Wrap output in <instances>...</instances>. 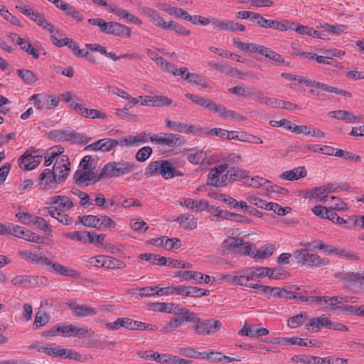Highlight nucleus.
I'll use <instances>...</instances> for the list:
<instances>
[{
  "mask_svg": "<svg viewBox=\"0 0 364 364\" xmlns=\"http://www.w3.org/2000/svg\"><path fill=\"white\" fill-rule=\"evenodd\" d=\"M292 256L301 266L323 269V267L331 264V262L328 258L309 253L307 249L295 250L293 252Z\"/></svg>",
  "mask_w": 364,
  "mask_h": 364,
  "instance_id": "obj_1",
  "label": "nucleus"
},
{
  "mask_svg": "<svg viewBox=\"0 0 364 364\" xmlns=\"http://www.w3.org/2000/svg\"><path fill=\"white\" fill-rule=\"evenodd\" d=\"M135 168L134 163L124 161L109 162L102 168L98 179L117 178L132 172Z\"/></svg>",
  "mask_w": 364,
  "mask_h": 364,
  "instance_id": "obj_2",
  "label": "nucleus"
},
{
  "mask_svg": "<svg viewBox=\"0 0 364 364\" xmlns=\"http://www.w3.org/2000/svg\"><path fill=\"white\" fill-rule=\"evenodd\" d=\"M267 275H269L270 278L276 279H284L287 278V274H231V276H230V279H227V282L232 284H239L250 288L257 289L262 291V287H265V286L255 284L252 282L256 278Z\"/></svg>",
  "mask_w": 364,
  "mask_h": 364,
  "instance_id": "obj_3",
  "label": "nucleus"
},
{
  "mask_svg": "<svg viewBox=\"0 0 364 364\" xmlns=\"http://www.w3.org/2000/svg\"><path fill=\"white\" fill-rule=\"evenodd\" d=\"M192 329L198 335L208 336L220 330L222 323L218 320L201 319L195 314V319L192 321Z\"/></svg>",
  "mask_w": 364,
  "mask_h": 364,
  "instance_id": "obj_4",
  "label": "nucleus"
},
{
  "mask_svg": "<svg viewBox=\"0 0 364 364\" xmlns=\"http://www.w3.org/2000/svg\"><path fill=\"white\" fill-rule=\"evenodd\" d=\"M223 246L230 252L240 255H248V254H251L250 250L255 245L245 242L240 237H228L223 242Z\"/></svg>",
  "mask_w": 364,
  "mask_h": 364,
  "instance_id": "obj_5",
  "label": "nucleus"
},
{
  "mask_svg": "<svg viewBox=\"0 0 364 364\" xmlns=\"http://www.w3.org/2000/svg\"><path fill=\"white\" fill-rule=\"evenodd\" d=\"M228 168L227 164H223L212 168L208 175V186L223 187L227 186L226 171Z\"/></svg>",
  "mask_w": 364,
  "mask_h": 364,
  "instance_id": "obj_6",
  "label": "nucleus"
},
{
  "mask_svg": "<svg viewBox=\"0 0 364 364\" xmlns=\"http://www.w3.org/2000/svg\"><path fill=\"white\" fill-rule=\"evenodd\" d=\"M182 280L189 281L194 280L197 284L215 285L227 282V279H230L231 274H223L218 277H212L210 274H181Z\"/></svg>",
  "mask_w": 364,
  "mask_h": 364,
  "instance_id": "obj_7",
  "label": "nucleus"
},
{
  "mask_svg": "<svg viewBox=\"0 0 364 364\" xmlns=\"http://www.w3.org/2000/svg\"><path fill=\"white\" fill-rule=\"evenodd\" d=\"M44 277L36 274H18L11 279V284L26 288L36 287L44 284Z\"/></svg>",
  "mask_w": 364,
  "mask_h": 364,
  "instance_id": "obj_8",
  "label": "nucleus"
},
{
  "mask_svg": "<svg viewBox=\"0 0 364 364\" xmlns=\"http://www.w3.org/2000/svg\"><path fill=\"white\" fill-rule=\"evenodd\" d=\"M38 351L55 358H65L79 360L81 355L76 351L60 348L39 347Z\"/></svg>",
  "mask_w": 364,
  "mask_h": 364,
  "instance_id": "obj_9",
  "label": "nucleus"
},
{
  "mask_svg": "<svg viewBox=\"0 0 364 364\" xmlns=\"http://www.w3.org/2000/svg\"><path fill=\"white\" fill-rule=\"evenodd\" d=\"M150 139L152 142L173 147L181 143L183 136L176 134L161 132L158 134H154L150 137Z\"/></svg>",
  "mask_w": 364,
  "mask_h": 364,
  "instance_id": "obj_10",
  "label": "nucleus"
},
{
  "mask_svg": "<svg viewBox=\"0 0 364 364\" xmlns=\"http://www.w3.org/2000/svg\"><path fill=\"white\" fill-rule=\"evenodd\" d=\"M228 92L238 97L252 98L257 101H258L259 95H262V90L251 86H246L244 84L229 88Z\"/></svg>",
  "mask_w": 364,
  "mask_h": 364,
  "instance_id": "obj_11",
  "label": "nucleus"
},
{
  "mask_svg": "<svg viewBox=\"0 0 364 364\" xmlns=\"http://www.w3.org/2000/svg\"><path fill=\"white\" fill-rule=\"evenodd\" d=\"M99 174H96L92 170H77L73 176L75 183L81 186L85 184L86 186L89 185V181H92V183L100 181L98 179Z\"/></svg>",
  "mask_w": 364,
  "mask_h": 364,
  "instance_id": "obj_12",
  "label": "nucleus"
},
{
  "mask_svg": "<svg viewBox=\"0 0 364 364\" xmlns=\"http://www.w3.org/2000/svg\"><path fill=\"white\" fill-rule=\"evenodd\" d=\"M319 250L324 251V252L328 255H336L347 259H356V256H355L353 252L346 250L339 247L326 245L325 243L319 244Z\"/></svg>",
  "mask_w": 364,
  "mask_h": 364,
  "instance_id": "obj_13",
  "label": "nucleus"
},
{
  "mask_svg": "<svg viewBox=\"0 0 364 364\" xmlns=\"http://www.w3.org/2000/svg\"><path fill=\"white\" fill-rule=\"evenodd\" d=\"M107 329L117 331L120 328H124L127 330L134 331L135 326V320L128 317H119L114 322H107L105 323Z\"/></svg>",
  "mask_w": 364,
  "mask_h": 364,
  "instance_id": "obj_14",
  "label": "nucleus"
},
{
  "mask_svg": "<svg viewBox=\"0 0 364 364\" xmlns=\"http://www.w3.org/2000/svg\"><path fill=\"white\" fill-rule=\"evenodd\" d=\"M185 96L186 97L191 100L193 103L200 105L204 108H206L210 111L213 112L214 113H216L217 108L219 104H217L215 102L205 97L191 93H186Z\"/></svg>",
  "mask_w": 364,
  "mask_h": 364,
  "instance_id": "obj_15",
  "label": "nucleus"
},
{
  "mask_svg": "<svg viewBox=\"0 0 364 364\" xmlns=\"http://www.w3.org/2000/svg\"><path fill=\"white\" fill-rule=\"evenodd\" d=\"M63 176L56 177L53 170L49 168L44 169L42 173L39 175V183L45 186L44 188H48L52 183H62Z\"/></svg>",
  "mask_w": 364,
  "mask_h": 364,
  "instance_id": "obj_16",
  "label": "nucleus"
},
{
  "mask_svg": "<svg viewBox=\"0 0 364 364\" xmlns=\"http://www.w3.org/2000/svg\"><path fill=\"white\" fill-rule=\"evenodd\" d=\"M343 299L342 296H310L306 298L307 301L310 303H316L318 305L327 304L332 309L333 306L337 305L341 303Z\"/></svg>",
  "mask_w": 364,
  "mask_h": 364,
  "instance_id": "obj_17",
  "label": "nucleus"
},
{
  "mask_svg": "<svg viewBox=\"0 0 364 364\" xmlns=\"http://www.w3.org/2000/svg\"><path fill=\"white\" fill-rule=\"evenodd\" d=\"M173 311L178 312L174 317L178 321L181 326L185 322H191L195 319V313L191 312L189 309L186 307H182L179 305H176Z\"/></svg>",
  "mask_w": 364,
  "mask_h": 364,
  "instance_id": "obj_18",
  "label": "nucleus"
},
{
  "mask_svg": "<svg viewBox=\"0 0 364 364\" xmlns=\"http://www.w3.org/2000/svg\"><path fill=\"white\" fill-rule=\"evenodd\" d=\"M141 11L155 26L165 30L168 22L164 20L157 11L149 7H144Z\"/></svg>",
  "mask_w": 364,
  "mask_h": 364,
  "instance_id": "obj_19",
  "label": "nucleus"
},
{
  "mask_svg": "<svg viewBox=\"0 0 364 364\" xmlns=\"http://www.w3.org/2000/svg\"><path fill=\"white\" fill-rule=\"evenodd\" d=\"M274 251V246L272 244H267L262 246L259 249H254L250 250L251 254L248 256L254 259H263L270 257Z\"/></svg>",
  "mask_w": 364,
  "mask_h": 364,
  "instance_id": "obj_20",
  "label": "nucleus"
},
{
  "mask_svg": "<svg viewBox=\"0 0 364 364\" xmlns=\"http://www.w3.org/2000/svg\"><path fill=\"white\" fill-rule=\"evenodd\" d=\"M328 317L325 314H322L319 317L312 318L306 324V328L309 331L318 332L322 327H326L327 325Z\"/></svg>",
  "mask_w": 364,
  "mask_h": 364,
  "instance_id": "obj_21",
  "label": "nucleus"
},
{
  "mask_svg": "<svg viewBox=\"0 0 364 364\" xmlns=\"http://www.w3.org/2000/svg\"><path fill=\"white\" fill-rule=\"evenodd\" d=\"M307 172L304 166H299L290 171L283 172L280 177L288 181H296L306 176Z\"/></svg>",
  "mask_w": 364,
  "mask_h": 364,
  "instance_id": "obj_22",
  "label": "nucleus"
},
{
  "mask_svg": "<svg viewBox=\"0 0 364 364\" xmlns=\"http://www.w3.org/2000/svg\"><path fill=\"white\" fill-rule=\"evenodd\" d=\"M69 306L70 309L73 310L75 315L79 317L96 315L97 313V311L95 309L85 304L79 305L76 304H70Z\"/></svg>",
  "mask_w": 364,
  "mask_h": 364,
  "instance_id": "obj_23",
  "label": "nucleus"
},
{
  "mask_svg": "<svg viewBox=\"0 0 364 364\" xmlns=\"http://www.w3.org/2000/svg\"><path fill=\"white\" fill-rule=\"evenodd\" d=\"M330 117L339 120L346 121L349 123L359 122L360 118L355 116L353 112L346 110H336L329 113Z\"/></svg>",
  "mask_w": 364,
  "mask_h": 364,
  "instance_id": "obj_24",
  "label": "nucleus"
},
{
  "mask_svg": "<svg viewBox=\"0 0 364 364\" xmlns=\"http://www.w3.org/2000/svg\"><path fill=\"white\" fill-rule=\"evenodd\" d=\"M148 136L145 133H141L136 136H127L121 139L122 146H137L146 142Z\"/></svg>",
  "mask_w": 364,
  "mask_h": 364,
  "instance_id": "obj_25",
  "label": "nucleus"
},
{
  "mask_svg": "<svg viewBox=\"0 0 364 364\" xmlns=\"http://www.w3.org/2000/svg\"><path fill=\"white\" fill-rule=\"evenodd\" d=\"M256 23L258 26L264 28H274L278 31L284 28L282 26V22L277 20L266 19L260 14L257 16Z\"/></svg>",
  "mask_w": 364,
  "mask_h": 364,
  "instance_id": "obj_26",
  "label": "nucleus"
},
{
  "mask_svg": "<svg viewBox=\"0 0 364 364\" xmlns=\"http://www.w3.org/2000/svg\"><path fill=\"white\" fill-rule=\"evenodd\" d=\"M340 276V274H338ZM343 276L341 278L345 280L346 285L350 287H355L356 288L364 287V275L360 276V274H341Z\"/></svg>",
  "mask_w": 364,
  "mask_h": 364,
  "instance_id": "obj_27",
  "label": "nucleus"
},
{
  "mask_svg": "<svg viewBox=\"0 0 364 364\" xmlns=\"http://www.w3.org/2000/svg\"><path fill=\"white\" fill-rule=\"evenodd\" d=\"M111 26L109 33L111 35L124 38H129L131 36V29L125 25L117 22H112Z\"/></svg>",
  "mask_w": 364,
  "mask_h": 364,
  "instance_id": "obj_28",
  "label": "nucleus"
},
{
  "mask_svg": "<svg viewBox=\"0 0 364 364\" xmlns=\"http://www.w3.org/2000/svg\"><path fill=\"white\" fill-rule=\"evenodd\" d=\"M216 113H219L220 116L223 118H231L236 121H245L246 119L245 117L239 114L232 110L228 109L220 104L218 105Z\"/></svg>",
  "mask_w": 364,
  "mask_h": 364,
  "instance_id": "obj_29",
  "label": "nucleus"
},
{
  "mask_svg": "<svg viewBox=\"0 0 364 364\" xmlns=\"http://www.w3.org/2000/svg\"><path fill=\"white\" fill-rule=\"evenodd\" d=\"M102 267L108 269H122L125 267V264L110 256L104 257L101 259Z\"/></svg>",
  "mask_w": 364,
  "mask_h": 364,
  "instance_id": "obj_30",
  "label": "nucleus"
},
{
  "mask_svg": "<svg viewBox=\"0 0 364 364\" xmlns=\"http://www.w3.org/2000/svg\"><path fill=\"white\" fill-rule=\"evenodd\" d=\"M227 185L232 181H238L247 177V172L240 168L232 167L226 171Z\"/></svg>",
  "mask_w": 364,
  "mask_h": 364,
  "instance_id": "obj_31",
  "label": "nucleus"
},
{
  "mask_svg": "<svg viewBox=\"0 0 364 364\" xmlns=\"http://www.w3.org/2000/svg\"><path fill=\"white\" fill-rule=\"evenodd\" d=\"M176 353L191 358L205 359V357H208L206 353L196 351L192 347L180 348L176 350Z\"/></svg>",
  "mask_w": 364,
  "mask_h": 364,
  "instance_id": "obj_32",
  "label": "nucleus"
},
{
  "mask_svg": "<svg viewBox=\"0 0 364 364\" xmlns=\"http://www.w3.org/2000/svg\"><path fill=\"white\" fill-rule=\"evenodd\" d=\"M18 76L27 85H33L38 80V77L30 70L18 69L17 70Z\"/></svg>",
  "mask_w": 364,
  "mask_h": 364,
  "instance_id": "obj_33",
  "label": "nucleus"
},
{
  "mask_svg": "<svg viewBox=\"0 0 364 364\" xmlns=\"http://www.w3.org/2000/svg\"><path fill=\"white\" fill-rule=\"evenodd\" d=\"M35 22L39 26L43 27V29H47L49 33H59V29L55 28L54 25L47 21L43 14L39 13L38 15L35 16Z\"/></svg>",
  "mask_w": 364,
  "mask_h": 364,
  "instance_id": "obj_34",
  "label": "nucleus"
},
{
  "mask_svg": "<svg viewBox=\"0 0 364 364\" xmlns=\"http://www.w3.org/2000/svg\"><path fill=\"white\" fill-rule=\"evenodd\" d=\"M50 204L59 203V206L65 209H70L73 207V203L66 196H55L50 198Z\"/></svg>",
  "mask_w": 364,
  "mask_h": 364,
  "instance_id": "obj_35",
  "label": "nucleus"
},
{
  "mask_svg": "<svg viewBox=\"0 0 364 364\" xmlns=\"http://www.w3.org/2000/svg\"><path fill=\"white\" fill-rule=\"evenodd\" d=\"M176 220L183 225L185 229L194 230L197 227V222L195 218L189 214L180 215Z\"/></svg>",
  "mask_w": 364,
  "mask_h": 364,
  "instance_id": "obj_36",
  "label": "nucleus"
},
{
  "mask_svg": "<svg viewBox=\"0 0 364 364\" xmlns=\"http://www.w3.org/2000/svg\"><path fill=\"white\" fill-rule=\"evenodd\" d=\"M165 30H171L177 35L181 36H189L191 31L186 29L184 26H181L178 23L174 21H170L167 23Z\"/></svg>",
  "mask_w": 364,
  "mask_h": 364,
  "instance_id": "obj_37",
  "label": "nucleus"
},
{
  "mask_svg": "<svg viewBox=\"0 0 364 364\" xmlns=\"http://www.w3.org/2000/svg\"><path fill=\"white\" fill-rule=\"evenodd\" d=\"M307 318V313L301 312L296 316L290 317L287 321V325L291 328H296L302 325Z\"/></svg>",
  "mask_w": 364,
  "mask_h": 364,
  "instance_id": "obj_38",
  "label": "nucleus"
},
{
  "mask_svg": "<svg viewBox=\"0 0 364 364\" xmlns=\"http://www.w3.org/2000/svg\"><path fill=\"white\" fill-rule=\"evenodd\" d=\"M315 87L320 88L323 91L328 92H333L338 95H342L344 96H347L349 97H352V95L350 92L346 91L342 89H339L333 86H329L326 84L317 82L316 84H315Z\"/></svg>",
  "mask_w": 364,
  "mask_h": 364,
  "instance_id": "obj_39",
  "label": "nucleus"
},
{
  "mask_svg": "<svg viewBox=\"0 0 364 364\" xmlns=\"http://www.w3.org/2000/svg\"><path fill=\"white\" fill-rule=\"evenodd\" d=\"M151 99L152 100V107H166L171 105L174 107L177 106L176 103H173L172 100L167 96L154 95Z\"/></svg>",
  "mask_w": 364,
  "mask_h": 364,
  "instance_id": "obj_40",
  "label": "nucleus"
},
{
  "mask_svg": "<svg viewBox=\"0 0 364 364\" xmlns=\"http://www.w3.org/2000/svg\"><path fill=\"white\" fill-rule=\"evenodd\" d=\"M175 304L172 303H164V302H154L150 304V308L156 311L159 312H167L171 313L173 311Z\"/></svg>",
  "mask_w": 364,
  "mask_h": 364,
  "instance_id": "obj_41",
  "label": "nucleus"
},
{
  "mask_svg": "<svg viewBox=\"0 0 364 364\" xmlns=\"http://www.w3.org/2000/svg\"><path fill=\"white\" fill-rule=\"evenodd\" d=\"M90 235V232L87 231H75L71 232L65 233L63 236L73 240H77L83 243L87 242V236Z\"/></svg>",
  "mask_w": 364,
  "mask_h": 364,
  "instance_id": "obj_42",
  "label": "nucleus"
},
{
  "mask_svg": "<svg viewBox=\"0 0 364 364\" xmlns=\"http://www.w3.org/2000/svg\"><path fill=\"white\" fill-rule=\"evenodd\" d=\"M18 255L27 261H30L36 264L39 263L40 262H46L48 259L46 257H43L41 255L33 254L28 251H19Z\"/></svg>",
  "mask_w": 364,
  "mask_h": 364,
  "instance_id": "obj_43",
  "label": "nucleus"
},
{
  "mask_svg": "<svg viewBox=\"0 0 364 364\" xmlns=\"http://www.w3.org/2000/svg\"><path fill=\"white\" fill-rule=\"evenodd\" d=\"M174 171V166H173L172 164L167 161H161V168H160V174L163 176V178L166 179L172 178L171 175Z\"/></svg>",
  "mask_w": 364,
  "mask_h": 364,
  "instance_id": "obj_44",
  "label": "nucleus"
},
{
  "mask_svg": "<svg viewBox=\"0 0 364 364\" xmlns=\"http://www.w3.org/2000/svg\"><path fill=\"white\" fill-rule=\"evenodd\" d=\"M262 291L279 298H287V295L289 294V292L285 289H282L278 287H270L268 286L262 287Z\"/></svg>",
  "mask_w": 364,
  "mask_h": 364,
  "instance_id": "obj_45",
  "label": "nucleus"
},
{
  "mask_svg": "<svg viewBox=\"0 0 364 364\" xmlns=\"http://www.w3.org/2000/svg\"><path fill=\"white\" fill-rule=\"evenodd\" d=\"M101 140V151L106 152L109 151L117 145H122L121 139L117 140L110 138H105Z\"/></svg>",
  "mask_w": 364,
  "mask_h": 364,
  "instance_id": "obj_46",
  "label": "nucleus"
},
{
  "mask_svg": "<svg viewBox=\"0 0 364 364\" xmlns=\"http://www.w3.org/2000/svg\"><path fill=\"white\" fill-rule=\"evenodd\" d=\"M326 213V219L331 220L333 223H336L338 225H346V228L348 225H351L352 220H346L343 218L340 217L336 212H334L332 209H330L329 212Z\"/></svg>",
  "mask_w": 364,
  "mask_h": 364,
  "instance_id": "obj_47",
  "label": "nucleus"
},
{
  "mask_svg": "<svg viewBox=\"0 0 364 364\" xmlns=\"http://www.w3.org/2000/svg\"><path fill=\"white\" fill-rule=\"evenodd\" d=\"M80 223L85 226L100 228L99 217L97 215H83L80 218Z\"/></svg>",
  "mask_w": 364,
  "mask_h": 364,
  "instance_id": "obj_48",
  "label": "nucleus"
},
{
  "mask_svg": "<svg viewBox=\"0 0 364 364\" xmlns=\"http://www.w3.org/2000/svg\"><path fill=\"white\" fill-rule=\"evenodd\" d=\"M50 316L46 313L38 311L35 316L34 323L33 327L37 329L43 326L46 325L49 322Z\"/></svg>",
  "mask_w": 364,
  "mask_h": 364,
  "instance_id": "obj_49",
  "label": "nucleus"
},
{
  "mask_svg": "<svg viewBox=\"0 0 364 364\" xmlns=\"http://www.w3.org/2000/svg\"><path fill=\"white\" fill-rule=\"evenodd\" d=\"M258 101L261 103L268 105L274 108H281L282 107L283 100L277 98H271L264 96V92L262 91V95H259Z\"/></svg>",
  "mask_w": 364,
  "mask_h": 364,
  "instance_id": "obj_50",
  "label": "nucleus"
},
{
  "mask_svg": "<svg viewBox=\"0 0 364 364\" xmlns=\"http://www.w3.org/2000/svg\"><path fill=\"white\" fill-rule=\"evenodd\" d=\"M337 310V313H345L346 314H354L362 316L360 314L361 306L359 307H356L355 306L352 305H346V306H338L336 307Z\"/></svg>",
  "mask_w": 364,
  "mask_h": 364,
  "instance_id": "obj_51",
  "label": "nucleus"
},
{
  "mask_svg": "<svg viewBox=\"0 0 364 364\" xmlns=\"http://www.w3.org/2000/svg\"><path fill=\"white\" fill-rule=\"evenodd\" d=\"M0 14L2 16V17L13 23L14 25L22 27L23 25L21 23L20 20L18 19L16 16H14L13 14H11L5 6H0Z\"/></svg>",
  "mask_w": 364,
  "mask_h": 364,
  "instance_id": "obj_52",
  "label": "nucleus"
},
{
  "mask_svg": "<svg viewBox=\"0 0 364 364\" xmlns=\"http://www.w3.org/2000/svg\"><path fill=\"white\" fill-rule=\"evenodd\" d=\"M312 341H309L307 338H301L299 337H291L283 338L282 343L284 345H297L299 346H307L309 343H311Z\"/></svg>",
  "mask_w": 364,
  "mask_h": 364,
  "instance_id": "obj_53",
  "label": "nucleus"
},
{
  "mask_svg": "<svg viewBox=\"0 0 364 364\" xmlns=\"http://www.w3.org/2000/svg\"><path fill=\"white\" fill-rule=\"evenodd\" d=\"M348 360L341 358L317 357L316 364H347Z\"/></svg>",
  "mask_w": 364,
  "mask_h": 364,
  "instance_id": "obj_54",
  "label": "nucleus"
},
{
  "mask_svg": "<svg viewBox=\"0 0 364 364\" xmlns=\"http://www.w3.org/2000/svg\"><path fill=\"white\" fill-rule=\"evenodd\" d=\"M152 154V149L150 146L141 148L136 154V159L139 162L146 161Z\"/></svg>",
  "mask_w": 364,
  "mask_h": 364,
  "instance_id": "obj_55",
  "label": "nucleus"
},
{
  "mask_svg": "<svg viewBox=\"0 0 364 364\" xmlns=\"http://www.w3.org/2000/svg\"><path fill=\"white\" fill-rule=\"evenodd\" d=\"M32 223L40 230H43L46 232L52 231L51 226L42 217H34Z\"/></svg>",
  "mask_w": 364,
  "mask_h": 364,
  "instance_id": "obj_56",
  "label": "nucleus"
},
{
  "mask_svg": "<svg viewBox=\"0 0 364 364\" xmlns=\"http://www.w3.org/2000/svg\"><path fill=\"white\" fill-rule=\"evenodd\" d=\"M21 238H23L26 240L36 242L38 244L43 243V237H40L35 232H33L29 230H26V229H24V230H23V235H22Z\"/></svg>",
  "mask_w": 364,
  "mask_h": 364,
  "instance_id": "obj_57",
  "label": "nucleus"
},
{
  "mask_svg": "<svg viewBox=\"0 0 364 364\" xmlns=\"http://www.w3.org/2000/svg\"><path fill=\"white\" fill-rule=\"evenodd\" d=\"M239 138L240 141H246L252 144H260L263 143L262 140L260 138L244 132H240Z\"/></svg>",
  "mask_w": 364,
  "mask_h": 364,
  "instance_id": "obj_58",
  "label": "nucleus"
},
{
  "mask_svg": "<svg viewBox=\"0 0 364 364\" xmlns=\"http://www.w3.org/2000/svg\"><path fill=\"white\" fill-rule=\"evenodd\" d=\"M20 48L28 54L31 55L33 58L38 59L39 58V53L38 50L34 47H33L31 44L26 39H24V41L21 43Z\"/></svg>",
  "mask_w": 364,
  "mask_h": 364,
  "instance_id": "obj_59",
  "label": "nucleus"
},
{
  "mask_svg": "<svg viewBox=\"0 0 364 364\" xmlns=\"http://www.w3.org/2000/svg\"><path fill=\"white\" fill-rule=\"evenodd\" d=\"M161 162L159 161H155L151 162L146 169L145 175L147 177L153 176L160 173Z\"/></svg>",
  "mask_w": 364,
  "mask_h": 364,
  "instance_id": "obj_60",
  "label": "nucleus"
},
{
  "mask_svg": "<svg viewBox=\"0 0 364 364\" xmlns=\"http://www.w3.org/2000/svg\"><path fill=\"white\" fill-rule=\"evenodd\" d=\"M210 291L203 288L189 286L188 296L191 297H200L202 296H208Z\"/></svg>",
  "mask_w": 364,
  "mask_h": 364,
  "instance_id": "obj_61",
  "label": "nucleus"
},
{
  "mask_svg": "<svg viewBox=\"0 0 364 364\" xmlns=\"http://www.w3.org/2000/svg\"><path fill=\"white\" fill-rule=\"evenodd\" d=\"M70 165V164L68 156L61 155L60 159H56L53 169H54L55 171L58 172L59 168H69Z\"/></svg>",
  "mask_w": 364,
  "mask_h": 364,
  "instance_id": "obj_62",
  "label": "nucleus"
},
{
  "mask_svg": "<svg viewBox=\"0 0 364 364\" xmlns=\"http://www.w3.org/2000/svg\"><path fill=\"white\" fill-rule=\"evenodd\" d=\"M73 329L75 326L72 324H58V328L56 331L59 332V334H62L64 336H71L73 334Z\"/></svg>",
  "mask_w": 364,
  "mask_h": 364,
  "instance_id": "obj_63",
  "label": "nucleus"
},
{
  "mask_svg": "<svg viewBox=\"0 0 364 364\" xmlns=\"http://www.w3.org/2000/svg\"><path fill=\"white\" fill-rule=\"evenodd\" d=\"M66 7L63 10L66 15L71 16L77 21L83 20L82 16L73 6L67 4Z\"/></svg>",
  "mask_w": 364,
  "mask_h": 364,
  "instance_id": "obj_64",
  "label": "nucleus"
}]
</instances>
